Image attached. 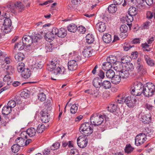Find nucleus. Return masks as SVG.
Masks as SVG:
<instances>
[{"mask_svg":"<svg viewBox=\"0 0 155 155\" xmlns=\"http://www.w3.org/2000/svg\"><path fill=\"white\" fill-rule=\"evenodd\" d=\"M42 38V36L39 34H38L36 36H34L32 38L33 42H38V41L40 40Z\"/></svg>","mask_w":155,"mask_h":155,"instance_id":"57","label":"nucleus"},{"mask_svg":"<svg viewBox=\"0 0 155 155\" xmlns=\"http://www.w3.org/2000/svg\"><path fill=\"white\" fill-rule=\"evenodd\" d=\"M134 148L132 147L130 144L127 145L125 148V151L128 153H129L133 151Z\"/></svg>","mask_w":155,"mask_h":155,"instance_id":"50","label":"nucleus"},{"mask_svg":"<svg viewBox=\"0 0 155 155\" xmlns=\"http://www.w3.org/2000/svg\"><path fill=\"white\" fill-rule=\"evenodd\" d=\"M78 67L77 63L75 60L69 61L68 63V68L70 71L76 70Z\"/></svg>","mask_w":155,"mask_h":155,"instance_id":"13","label":"nucleus"},{"mask_svg":"<svg viewBox=\"0 0 155 155\" xmlns=\"http://www.w3.org/2000/svg\"><path fill=\"white\" fill-rule=\"evenodd\" d=\"M113 66L112 64L108 61L105 62L103 64L102 66L103 69L105 71L111 70L110 68Z\"/></svg>","mask_w":155,"mask_h":155,"instance_id":"34","label":"nucleus"},{"mask_svg":"<svg viewBox=\"0 0 155 155\" xmlns=\"http://www.w3.org/2000/svg\"><path fill=\"white\" fill-rule=\"evenodd\" d=\"M47 69L48 71H52L53 73V71L55 68L54 67V66L52 65L51 64L49 63V64L47 65Z\"/></svg>","mask_w":155,"mask_h":155,"instance_id":"61","label":"nucleus"},{"mask_svg":"<svg viewBox=\"0 0 155 155\" xmlns=\"http://www.w3.org/2000/svg\"><path fill=\"white\" fill-rule=\"evenodd\" d=\"M137 101L136 99L134 100L131 96H129L125 97V103L129 107H133Z\"/></svg>","mask_w":155,"mask_h":155,"instance_id":"12","label":"nucleus"},{"mask_svg":"<svg viewBox=\"0 0 155 155\" xmlns=\"http://www.w3.org/2000/svg\"><path fill=\"white\" fill-rule=\"evenodd\" d=\"M117 9V7L115 4H111L108 6V10L109 13H113L116 12Z\"/></svg>","mask_w":155,"mask_h":155,"instance_id":"37","label":"nucleus"},{"mask_svg":"<svg viewBox=\"0 0 155 155\" xmlns=\"http://www.w3.org/2000/svg\"><path fill=\"white\" fill-rule=\"evenodd\" d=\"M42 66V64H41V63H35V64L34 65V67L33 69V70L34 71H35L37 69H40L41 68Z\"/></svg>","mask_w":155,"mask_h":155,"instance_id":"54","label":"nucleus"},{"mask_svg":"<svg viewBox=\"0 0 155 155\" xmlns=\"http://www.w3.org/2000/svg\"><path fill=\"white\" fill-rule=\"evenodd\" d=\"M119 74L121 78L126 79L129 77L130 73L129 71H127L124 68L122 71L119 73Z\"/></svg>","mask_w":155,"mask_h":155,"instance_id":"21","label":"nucleus"},{"mask_svg":"<svg viewBox=\"0 0 155 155\" xmlns=\"http://www.w3.org/2000/svg\"><path fill=\"white\" fill-rule=\"evenodd\" d=\"M77 144L80 148L85 147L88 143V139L87 137L83 136H79L77 140Z\"/></svg>","mask_w":155,"mask_h":155,"instance_id":"8","label":"nucleus"},{"mask_svg":"<svg viewBox=\"0 0 155 155\" xmlns=\"http://www.w3.org/2000/svg\"><path fill=\"white\" fill-rule=\"evenodd\" d=\"M6 14V13H5L4 18L2 19L3 26L2 27L1 29L3 33L7 34L11 31L12 21L9 18L7 17Z\"/></svg>","mask_w":155,"mask_h":155,"instance_id":"2","label":"nucleus"},{"mask_svg":"<svg viewBox=\"0 0 155 155\" xmlns=\"http://www.w3.org/2000/svg\"><path fill=\"white\" fill-rule=\"evenodd\" d=\"M134 47V46L133 45H130L127 44L124 45V48L125 51H128L130 49V48Z\"/></svg>","mask_w":155,"mask_h":155,"instance_id":"62","label":"nucleus"},{"mask_svg":"<svg viewBox=\"0 0 155 155\" xmlns=\"http://www.w3.org/2000/svg\"><path fill=\"white\" fill-rule=\"evenodd\" d=\"M120 30L122 33L126 32L128 30V27L125 25H121L120 28Z\"/></svg>","mask_w":155,"mask_h":155,"instance_id":"55","label":"nucleus"},{"mask_svg":"<svg viewBox=\"0 0 155 155\" xmlns=\"http://www.w3.org/2000/svg\"><path fill=\"white\" fill-rule=\"evenodd\" d=\"M31 74V71L28 68L24 69L21 72L22 75L25 78H28L30 77Z\"/></svg>","mask_w":155,"mask_h":155,"instance_id":"24","label":"nucleus"},{"mask_svg":"<svg viewBox=\"0 0 155 155\" xmlns=\"http://www.w3.org/2000/svg\"><path fill=\"white\" fill-rule=\"evenodd\" d=\"M15 60L18 61H22L25 58V56L22 53H18L15 56Z\"/></svg>","mask_w":155,"mask_h":155,"instance_id":"35","label":"nucleus"},{"mask_svg":"<svg viewBox=\"0 0 155 155\" xmlns=\"http://www.w3.org/2000/svg\"><path fill=\"white\" fill-rule=\"evenodd\" d=\"M38 98L41 101H43L46 99V96L43 93H41L38 94Z\"/></svg>","mask_w":155,"mask_h":155,"instance_id":"52","label":"nucleus"},{"mask_svg":"<svg viewBox=\"0 0 155 155\" xmlns=\"http://www.w3.org/2000/svg\"><path fill=\"white\" fill-rule=\"evenodd\" d=\"M150 24V21H147L144 22L142 28L143 29H147Z\"/></svg>","mask_w":155,"mask_h":155,"instance_id":"63","label":"nucleus"},{"mask_svg":"<svg viewBox=\"0 0 155 155\" xmlns=\"http://www.w3.org/2000/svg\"><path fill=\"white\" fill-rule=\"evenodd\" d=\"M28 134L27 131H24L22 132L20 134V136H21L20 138H22L24 139H27V134Z\"/></svg>","mask_w":155,"mask_h":155,"instance_id":"60","label":"nucleus"},{"mask_svg":"<svg viewBox=\"0 0 155 155\" xmlns=\"http://www.w3.org/2000/svg\"><path fill=\"white\" fill-rule=\"evenodd\" d=\"M46 109L42 110L41 112V119L43 123H46L49 122L50 117L49 114L47 112Z\"/></svg>","mask_w":155,"mask_h":155,"instance_id":"9","label":"nucleus"},{"mask_svg":"<svg viewBox=\"0 0 155 155\" xmlns=\"http://www.w3.org/2000/svg\"><path fill=\"white\" fill-rule=\"evenodd\" d=\"M107 77L109 78H112L115 75V73L112 70H109L107 71L106 73Z\"/></svg>","mask_w":155,"mask_h":155,"instance_id":"44","label":"nucleus"},{"mask_svg":"<svg viewBox=\"0 0 155 155\" xmlns=\"http://www.w3.org/2000/svg\"><path fill=\"white\" fill-rule=\"evenodd\" d=\"M12 79L8 75L5 76L3 78V81L7 83L8 85H10L12 83Z\"/></svg>","mask_w":155,"mask_h":155,"instance_id":"46","label":"nucleus"},{"mask_svg":"<svg viewBox=\"0 0 155 155\" xmlns=\"http://www.w3.org/2000/svg\"><path fill=\"white\" fill-rule=\"evenodd\" d=\"M143 85L140 82H136L131 87L130 93L133 95L140 96L143 93Z\"/></svg>","mask_w":155,"mask_h":155,"instance_id":"4","label":"nucleus"},{"mask_svg":"<svg viewBox=\"0 0 155 155\" xmlns=\"http://www.w3.org/2000/svg\"><path fill=\"white\" fill-rule=\"evenodd\" d=\"M60 145L59 143L56 142L53 144L51 147V149L53 150H57L59 148Z\"/></svg>","mask_w":155,"mask_h":155,"instance_id":"58","label":"nucleus"},{"mask_svg":"<svg viewBox=\"0 0 155 155\" xmlns=\"http://www.w3.org/2000/svg\"><path fill=\"white\" fill-rule=\"evenodd\" d=\"M22 42L25 47H29L33 43V38L30 36H24L22 38Z\"/></svg>","mask_w":155,"mask_h":155,"instance_id":"10","label":"nucleus"},{"mask_svg":"<svg viewBox=\"0 0 155 155\" xmlns=\"http://www.w3.org/2000/svg\"><path fill=\"white\" fill-rule=\"evenodd\" d=\"M28 134L30 137L35 136L36 133V130L33 127H30L27 130Z\"/></svg>","mask_w":155,"mask_h":155,"instance_id":"39","label":"nucleus"},{"mask_svg":"<svg viewBox=\"0 0 155 155\" xmlns=\"http://www.w3.org/2000/svg\"><path fill=\"white\" fill-rule=\"evenodd\" d=\"M113 68L114 70L119 73L122 71L124 68L122 64L118 62L113 64Z\"/></svg>","mask_w":155,"mask_h":155,"instance_id":"20","label":"nucleus"},{"mask_svg":"<svg viewBox=\"0 0 155 155\" xmlns=\"http://www.w3.org/2000/svg\"><path fill=\"white\" fill-rule=\"evenodd\" d=\"M103 41L106 43H109L111 41V35L107 33L104 34L102 37Z\"/></svg>","mask_w":155,"mask_h":155,"instance_id":"29","label":"nucleus"},{"mask_svg":"<svg viewBox=\"0 0 155 155\" xmlns=\"http://www.w3.org/2000/svg\"><path fill=\"white\" fill-rule=\"evenodd\" d=\"M4 70L9 75H11L14 72V69L12 66H9L8 65H6L4 67Z\"/></svg>","mask_w":155,"mask_h":155,"instance_id":"19","label":"nucleus"},{"mask_svg":"<svg viewBox=\"0 0 155 155\" xmlns=\"http://www.w3.org/2000/svg\"><path fill=\"white\" fill-rule=\"evenodd\" d=\"M141 117L140 120L144 124H149L150 121L151 115L150 113L145 114L144 113H142L140 114Z\"/></svg>","mask_w":155,"mask_h":155,"instance_id":"11","label":"nucleus"},{"mask_svg":"<svg viewBox=\"0 0 155 155\" xmlns=\"http://www.w3.org/2000/svg\"><path fill=\"white\" fill-rule=\"evenodd\" d=\"M101 87L105 89H108L110 88L111 86L110 82L107 80H105L101 83Z\"/></svg>","mask_w":155,"mask_h":155,"instance_id":"28","label":"nucleus"},{"mask_svg":"<svg viewBox=\"0 0 155 155\" xmlns=\"http://www.w3.org/2000/svg\"><path fill=\"white\" fill-rule=\"evenodd\" d=\"M54 38V34H51L50 32H47L45 34V38L46 40L49 42H50L53 40Z\"/></svg>","mask_w":155,"mask_h":155,"instance_id":"27","label":"nucleus"},{"mask_svg":"<svg viewBox=\"0 0 155 155\" xmlns=\"http://www.w3.org/2000/svg\"><path fill=\"white\" fill-rule=\"evenodd\" d=\"M146 139V136L140 133L135 137V144L137 146H140L144 143Z\"/></svg>","mask_w":155,"mask_h":155,"instance_id":"7","label":"nucleus"},{"mask_svg":"<svg viewBox=\"0 0 155 155\" xmlns=\"http://www.w3.org/2000/svg\"><path fill=\"white\" fill-rule=\"evenodd\" d=\"M133 16L128 14L127 16L126 20L127 21L128 23L131 22L133 20Z\"/></svg>","mask_w":155,"mask_h":155,"instance_id":"59","label":"nucleus"},{"mask_svg":"<svg viewBox=\"0 0 155 155\" xmlns=\"http://www.w3.org/2000/svg\"><path fill=\"white\" fill-rule=\"evenodd\" d=\"M51 34H54V36L55 37L56 35L58 36V29L56 27H54L52 29L51 31L50 32Z\"/></svg>","mask_w":155,"mask_h":155,"instance_id":"56","label":"nucleus"},{"mask_svg":"<svg viewBox=\"0 0 155 155\" xmlns=\"http://www.w3.org/2000/svg\"><path fill=\"white\" fill-rule=\"evenodd\" d=\"M96 29L100 32L104 31L106 28L105 23L100 21L97 23L96 25Z\"/></svg>","mask_w":155,"mask_h":155,"instance_id":"16","label":"nucleus"},{"mask_svg":"<svg viewBox=\"0 0 155 155\" xmlns=\"http://www.w3.org/2000/svg\"><path fill=\"white\" fill-rule=\"evenodd\" d=\"M78 106L76 105V104H74L73 105L71 108V113L73 114H75L78 110Z\"/></svg>","mask_w":155,"mask_h":155,"instance_id":"53","label":"nucleus"},{"mask_svg":"<svg viewBox=\"0 0 155 155\" xmlns=\"http://www.w3.org/2000/svg\"><path fill=\"white\" fill-rule=\"evenodd\" d=\"M91 49V48H86L83 51V54L85 58L90 57L92 54Z\"/></svg>","mask_w":155,"mask_h":155,"instance_id":"23","label":"nucleus"},{"mask_svg":"<svg viewBox=\"0 0 155 155\" xmlns=\"http://www.w3.org/2000/svg\"><path fill=\"white\" fill-rule=\"evenodd\" d=\"M125 97L119 95L118 98H117L116 102H117V103L123 104L124 102L125 103Z\"/></svg>","mask_w":155,"mask_h":155,"instance_id":"47","label":"nucleus"},{"mask_svg":"<svg viewBox=\"0 0 155 155\" xmlns=\"http://www.w3.org/2000/svg\"><path fill=\"white\" fill-rule=\"evenodd\" d=\"M77 26L75 24L72 23L68 26V29L70 32H75L77 30Z\"/></svg>","mask_w":155,"mask_h":155,"instance_id":"32","label":"nucleus"},{"mask_svg":"<svg viewBox=\"0 0 155 155\" xmlns=\"http://www.w3.org/2000/svg\"><path fill=\"white\" fill-rule=\"evenodd\" d=\"M141 133L145 135L146 137L147 136H150L152 134V133L149 130V128L146 127L144 128L143 130V133Z\"/></svg>","mask_w":155,"mask_h":155,"instance_id":"42","label":"nucleus"},{"mask_svg":"<svg viewBox=\"0 0 155 155\" xmlns=\"http://www.w3.org/2000/svg\"><path fill=\"white\" fill-rule=\"evenodd\" d=\"M50 63L54 66L55 68H56L59 65V61L57 58H54L53 59Z\"/></svg>","mask_w":155,"mask_h":155,"instance_id":"45","label":"nucleus"},{"mask_svg":"<svg viewBox=\"0 0 155 155\" xmlns=\"http://www.w3.org/2000/svg\"><path fill=\"white\" fill-rule=\"evenodd\" d=\"M93 126L89 123H84L82 124L80 127V130L83 132L84 135L88 136L93 132Z\"/></svg>","mask_w":155,"mask_h":155,"instance_id":"5","label":"nucleus"},{"mask_svg":"<svg viewBox=\"0 0 155 155\" xmlns=\"http://www.w3.org/2000/svg\"><path fill=\"white\" fill-rule=\"evenodd\" d=\"M86 41L89 44L92 43L94 41V38L92 35L88 34L86 37Z\"/></svg>","mask_w":155,"mask_h":155,"instance_id":"36","label":"nucleus"},{"mask_svg":"<svg viewBox=\"0 0 155 155\" xmlns=\"http://www.w3.org/2000/svg\"><path fill=\"white\" fill-rule=\"evenodd\" d=\"M121 80V77L118 75H114L111 79L112 82L114 84H117L119 83Z\"/></svg>","mask_w":155,"mask_h":155,"instance_id":"25","label":"nucleus"},{"mask_svg":"<svg viewBox=\"0 0 155 155\" xmlns=\"http://www.w3.org/2000/svg\"><path fill=\"white\" fill-rule=\"evenodd\" d=\"M12 111V109L8 106H5L2 108V112L3 114L8 115Z\"/></svg>","mask_w":155,"mask_h":155,"instance_id":"31","label":"nucleus"},{"mask_svg":"<svg viewBox=\"0 0 155 155\" xmlns=\"http://www.w3.org/2000/svg\"><path fill=\"white\" fill-rule=\"evenodd\" d=\"M117 61V58L116 56L113 55H110L107 58V61L112 64H115Z\"/></svg>","mask_w":155,"mask_h":155,"instance_id":"26","label":"nucleus"},{"mask_svg":"<svg viewBox=\"0 0 155 155\" xmlns=\"http://www.w3.org/2000/svg\"><path fill=\"white\" fill-rule=\"evenodd\" d=\"M45 127L43 124H39L38 127L37 131L38 133H42L45 130Z\"/></svg>","mask_w":155,"mask_h":155,"instance_id":"48","label":"nucleus"},{"mask_svg":"<svg viewBox=\"0 0 155 155\" xmlns=\"http://www.w3.org/2000/svg\"><path fill=\"white\" fill-rule=\"evenodd\" d=\"M102 80L100 78L96 77L93 81V86L96 88H98L101 87Z\"/></svg>","mask_w":155,"mask_h":155,"instance_id":"18","label":"nucleus"},{"mask_svg":"<svg viewBox=\"0 0 155 155\" xmlns=\"http://www.w3.org/2000/svg\"><path fill=\"white\" fill-rule=\"evenodd\" d=\"M15 6L20 11H21L24 10L25 8L24 5H23L21 2L19 1H17L15 2Z\"/></svg>","mask_w":155,"mask_h":155,"instance_id":"40","label":"nucleus"},{"mask_svg":"<svg viewBox=\"0 0 155 155\" xmlns=\"http://www.w3.org/2000/svg\"><path fill=\"white\" fill-rule=\"evenodd\" d=\"M124 58H122L121 59L122 62L123 63L125 64V63H126L124 65V68L127 71H132L134 68V66L133 64L130 62H127V61H124Z\"/></svg>","mask_w":155,"mask_h":155,"instance_id":"14","label":"nucleus"},{"mask_svg":"<svg viewBox=\"0 0 155 155\" xmlns=\"http://www.w3.org/2000/svg\"><path fill=\"white\" fill-rule=\"evenodd\" d=\"M77 30L82 33H84L86 31V28L85 27L82 26H79Z\"/></svg>","mask_w":155,"mask_h":155,"instance_id":"64","label":"nucleus"},{"mask_svg":"<svg viewBox=\"0 0 155 155\" xmlns=\"http://www.w3.org/2000/svg\"><path fill=\"white\" fill-rule=\"evenodd\" d=\"M25 46L22 42H20L15 44L14 48L16 50L18 49V50H21L24 49Z\"/></svg>","mask_w":155,"mask_h":155,"instance_id":"41","label":"nucleus"},{"mask_svg":"<svg viewBox=\"0 0 155 155\" xmlns=\"http://www.w3.org/2000/svg\"><path fill=\"white\" fill-rule=\"evenodd\" d=\"M144 57L145 61L149 65L152 66L154 65V63L153 61L148 55H145Z\"/></svg>","mask_w":155,"mask_h":155,"instance_id":"30","label":"nucleus"},{"mask_svg":"<svg viewBox=\"0 0 155 155\" xmlns=\"http://www.w3.org/2000/svg\"><path fill=\"white\" fill-rule=\"evenodd\" d=\"M67 35L66 30L63 28H61L58 30V36L61 38H64Z\"/></svg>","mask_w":155,"mask_h":155,"instance_id":"22","label":"nucleus"},{"mask_svg":"<svg viewBox=\"0 0 155 155\" xmlns=\"http://www.w3.org/2000/svg\"><path fill=\"white\" fill-rule=\"evenodd\" d=\"M25 140L21 138L18 137L15 140V143L19 145L20 147L23 146L25 144Z\"/></svg>","mask_w":155,"mask_h":155,"instance_id":"33","label":"nucleus"},{"mask_svg":"<svg viewBox=\"0 0 155 155\" xmlns=\"http://www.w3.org/2000/svg\"><path fill=\"white\" fill-rule=\"evenodd\" d=\"M65 71V69L64 67H59L58 66L54 70L53 73L55 75L59 74H64Z\"/></svg>","mask_w":155,"mask_h":155,"instance_id":"15","label":"nucleus"},{"mask_svg":"<svg viewBox=\"0 0 155 155\" xmlns=\"http://www.w3.org/2000/svg\"><path fill=\"white\" fill-rule=\"evenodd\" d=\"M135 65L137 71L140 74L143 75L146 73V69L143 65L140 59L138 58L135 63Z\"/></svg>","mask_w":155,"mask_h":155,"instance_id":"6","label":"nucleus"},{"mask_svg":"<svg viewBox=\"0 0 155 155\" xmlns=\"http://www.w3.org/2000/svg\"><path fill=\"white\" fill-rule=\"evenodd\" d=\"M128 12V14L134 16L137 14V11L135 7H131L129 8Z\"/></svg>","mask_w":155,"mask_h":155,"instance_id":"38","label":"nucleus"},{"mask_svg":"<svg viewBox=\"0 0 155 155\" xmlns=\"http://www.w3.org/2000/svg\"><path fill=\"white\" fill-rule=\"evenodd\" d=\"M155 86L151 83H147L143 86L142 94L146 97H149L152 96L154 93Z\"/></svg>","mask_w":155,"mask_h":155,"instance_id":"3","label":"nucleus"},{"mask_svg":"<svg viewBox=\"0 0 155 155\" xmlns=\"http://www.w3.org/2000/svg\"><path fill=\"white\" fill-rule=\"evenodd\" d=\"M26 69L25 68V64L22 62L19 63L17 66V69L19 72H21L22 71H24V69Z\"/></svg>","mask_w":155,"mask_h":155,"instance_id":"43","label":"nucleus"},{"mask_svg":"<svg viewBox=\"0 0 155 155\" xmlns=\"http://www.w3.org/2000/svg\"><path fill=\"white\" fill-rule=\"evenodd\" d=\"M16 103L15 100H11L9 101L7 104L8 106L11 109L15 107Z\"/></svg>","mask_w":155,"mask_h":155,"instance_id":"51","label":"nucleus"},{"mask_svg":"<svg viewBox=\"0 0 155 155\" xmlns=\"http://www.w3.org/2000/svg\"><path fill=\"white\" fill-rule=\"evenodd\" d=\"M108 110L110 112L112 113L115 112L117 110L118 106L117 102H112L109 106L108 107Z\"/></svg>","mask_w":155,"mask_h":155,"instance_id":"17","label":"nucleus"},{"mask_svg":"<svg viewBox=\"0 0 155 155\" xmlns=\"http://www.w3.org/2000/svg\"><path fill=\"white\" fill-rule=\"evenodd\" d=\"M106 115H101L97 113L93 114L90 118V122L94 126H98L101 124L104 120V118H106Z\"/></svg>","mask_w":155,"mask_h":155,"instance_id":"1","label":"nucleus"},{"mask_svg":"<svg viewBox=\"0 0 155 155\" xmlns=\"http://www.w3.org/2000/svg\"><path fill=\"white\" fill-rule=\"evenodd\" d=\"M20 147V146L15 143L12 147L11 149L12 152L15 153L19 151Z\"/></svg>","mask_w":155,"mask_h":155,"instance_id":"49","label":"nucleus"}]
</instances>
